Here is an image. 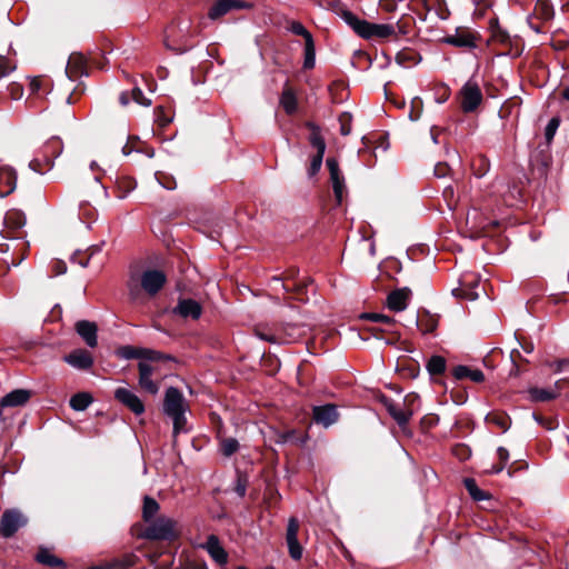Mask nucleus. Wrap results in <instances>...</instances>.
I'll use <instances>...</instances> for the list:
<instances>
[{"label": "nucleus", "mask_w": 569, "mask_h": 569, "mask_svg": "<svg viewBox=\"0 0 569 569\" xmlns=\"http://www.w3.org/2000/svg\"><path fill=\"white\" fill-rule=\"evenodd\" d=\"M340 17L359 37L366 40L388 39L397 34V26L392 23L369 22L349 10H342Z\"/></svg>", "instance_id": "nucleus-1"}, {"label": "nucleus", "mask_w": 569, "mask_h": 569, "mask_svg": "<svg viewBox=\"0 0 569 569\" xmlns=\"http://www.w3.org/2000/svg\"><path fill=\"white\" fill-rule=\"evenodd\" d=\"M179 535L178 521L163 515L150 521L143 532V537L150 540H173Z\"/></svg>", "instance_id": "nucleus-2"}, {"label": "nucleus", "mask_w": 569, "mask_h": 569, "mask_svg": "<svg viewBox=\"0 0 569 569\" xmlns=\"http://www.w3.org/2000/svg\"><path fill=\"white\" fill-rule=\"evenodd\" d=\"M62 150L61 140L57 137L51 138L41 147L36 158L30 161L29 167L43 174L53 167V160L61 154Z\"/></svg>", "instance_id": "nucleus-3"}, {"label": "nucleus", "mask_w": 569, "mask_h": 569, "mask_svg": "<svg viewBox=\"0 0 569 569\" xmlns=\"http://www.w3.org/2000/svg\"><path fill=\"white\" fill-rule=\"evenodd\" d=\"M418 402L419 396L417 393H409L405 397L402 407L392 401H387L386 407L389 415L396 420V422L400 427H405L418 407Z\"/></svg>", "instance_id": "nucleus-4"}, {"label": "nucleus", "mask_w": 569, "mask_h": 569, "mask_svg": "<svg viewBox=\"0 0 569 569\" xmlns=\"http://www.w3.org/2000/svg\"><path fill=\"white\" fill-rule=\"evenodd\" d=\"M288 31L293 34L300 36L305 40V60L303 68L312 69L316 63V47L312 34L299 21H290L287 26Z\"/></svg>", "instance_id": "nucleus-5"}, {"label": "nucleus", "mask_w": 569, "mask_h": 569, "mask_svg": "<svg viewBox=\"0 0 569 569\" xmlns=\"http://www.w3.org/2000/svg\"><path fill=\"white\" fill-rule=\"evenodd\" d=\"M306 127L311 131L309 142L317 150V153L311 159L308 170L309 176L312 177L318 173L321 168L323 154L326 151V142L321 136L319 126L313 122H307Z\"/></svg>", "instance_id": "nucleus-6"}, {"label": "nucleus", "mask_w": 569, "mask_h": 569, "mask_svg": "<svg viewBox=\"0 0 569 569\" xmlns=\"http://www.w3.org/2000/svg\"><path fill=\"white\" fill-rule=\"evenodd\" d=\"M460 98L463 112L475 111L482 102V92L477 81L468 80L460 89Z\"/></svg>", "instance_id": "nucleus-7"}, {"label": "nucleus", "mask_w": 569, "mask_h": 569, "mask_svg": "<svg viewBox=\"0 0 569 569\" xmlns=\"http://www.w3.org/2000/svg\"><path fill=\"white\" fill-rule=\"evenodd\" d=\"M26 525L27 518L21 511L17 509L7 510L1 517L0 532L2 537L9 538Z\"/></svg>", "instance_id": "nucleus-8"}, {"label": "nucleus", "mask_w": 569, "mask_h": 569, "mask_svg": "<svg viewBox=\"0 0 569 569\" xmlns=\"http://www.w3.org/2000/svg\"><path fill=\"white\" fill-rule=\"evenodd\" d=\"M167 281L166 274L156 269H148L140 276L141 288L151 297L156 296Z\"/></svg>", "instance_id": "nucleus-9"}, {"label": "nucleus", "mask_w": 569, "mask_h": 569, "mask_svg": "<svg viewBox=\"0 0 569 569\" xmlns=\"http://www.w3.org/2000/svg\"><path fill=\"white\" fill-rule=\"evenodd\" d=\"M187 403L179 389L169 387L164 393L163 411L169 417L180 412H186Z\"/></svg>", "instance_id": "nucleus-10"}, {"label": "nucleus", "mask_w": 569, "mask_h": 569, "mask_svg": "<svg viewBox=\"0 0 569 569\" xmlns=\"http://www.w3.org/2000/svg\"><path fill=\"white\" fill-rule=\"evenodd\" d=\"M299 528H300V525H299L298 519L295 517H291L288 520L286 541H287L289 555L293 560H300L302 558V553H303V548L298 541Z\"/></svg>", "instance_id": "nucleus-11"}, {"label": "nucleus", "mask_w": 569, "mask_h": 569, "mask_svg": "<svg viewBox=\"0 0 569 569\" xmlns=\"http://www.w3.org/2000/svg\"><path fill=\"white\" fill-rule=\"evenodd\" d=\"M139 369V386L151 395H157L159 385L154 382L151 377L158 372V365L148 361H140Z\"/></svg>", "instance_id": "nucleus-12"}, {"label": "nucleus", "mask_w": 569, "mask_h": 569, "mask_svg": "<svg viewBox=\"0 0 569 569\" xmlns=\"http://www.w3.org/2000/svg\"><path fill=\"white\" fill-rule=\"evenodd\" d=\"M442 41L461 49H473L477 47L476 34L466 28L456 29L453 34L446 36Z\"/></svg>", "instance_id": "nucleus-13"}, {"label": "nucleus", "mask_w": 569, "mask_h": 569, "mask_svg": "<svg viewBox=\"0 0 569 569\" xmlns=\"http://www.w3.org/2000/svg\"><path fill=\"white\" fill-rule=\"evenodd\" d=\"M326 163L330 172V180L332 183L335 197L338 204H340L343 200L346 191L345 178L339 169L338 161L335 158H328Z\"/></svg>", "instance_id": "nucleus-14"}, {"label": "nucleus", "mask_w": 569, "mask_h": 569, "mask_svg": "<svg viewBox=\"0 0 569 569\" xmlns=\"http://www.w3.org/2000/svg\"><path fill=\"white\" fill-rule=\"evenodd\" d=\"M114 398L137 416L144 412L142 400L131 389L118 388L114 391Z\"/></svg>", "instance_id": "nucleus-15"}, {"label": "nucleus", "mask_w": 569, "mask_h": 569, "mask_svg": "<svg viewBox=\"0 0 569 569\" xmlns=\"http://www.w3.org/2000/svg\"><path fill=\"white\" fill-rule=\"evenodd\" d=\"M249 8V4L241 0H216L209 9L208 17L217 20L232 10Z\"/></svg>", "instance_id": "nucleus-16"}, {"label": "nucleus", "mask_w": 569, "mask_h": 569, "mask_svg": "<svg viewBox=\"0 0 569 569\" xmlns=\"http://www.w3.org/2000/svg\"><path fill=\"white\" fill-rule=\"evenodd\" d=\"M172 312L184 319L190 318L192 320H197L202 313V307L198 301L193 299L183 298L179 299Z\"/></svg>", "instance_id": "nucleus-17"}, {"label": "nucleus", "mask_w": 569, "mask_h": 569, "mask_svg": "<svg viewBox=\"0 0 569 569\" xmlns=\"http://www.w3.org/2000/svg\"><path fill=\"white\" fill-rule=\"evenodd\" d=\"M313 420L325 428L336 423L339 418L337 407L335 405L317 406L312 410Z\"/></svg>", "instance_id": "nucleus-18"}, {"label": "nucleus", "mask_w": 569, "mask_h": 569, "mask_svg": "<svg viewBox=\"0 0 569 569\" xmlns=\"http://www.w3.org/2000/svg\"><path fill=\"white\" fill-rule=\"evenodd\" d=\"M76 331L84 340L88 347L94 348L98 345V328L94 322L80 320L76 323Z\"/></svg>", "instance_id": "nucleus-19"}, {"label": "nucleus", "mask_w": 569, "mask_h": 569, "mask_svg": "<svg viewBox=\"0 0 569 569\" xmlns=\"http://www.w3.org/2000/svg\"><path fill=\"white\" fill-rule=\"evenodd\" d=\"M410 295L411 292L407 288L390 292L387 297V307L395 312L403 311L408 306Z\"/></svg>", "instance_id": "nucleus-20"}, {"label": "nucleus", "mask_w": 569, "mask_h": 569, "mask_svg": "<svg viewBox=\"0 0 569 569\" xmlns=\"http://www.w3.org/2000/svg\"><path fill=\"white\" fill-rule=\"evenodd\" d=\"M64 361L71 367L86 370L93 365V358L89 351L78 349L64 357Z\"/></svg>", "instance_id": "nucleus-21"}, {"label": "nucleus", "mask_w": 569, "mask_h": 569, "mask_svg": "<svg viewBox=\"0 0 569 569\" xmlns=\"http://www.w3.org/2000/svg\"><path fill=\"white\" fill-rule=\"evenodd\" d=\"M204 548L211 558L219 565H224L228 561V553L220 545V541L217 536L210 535L207 539Z\"/></svg>", "instance_id": "nucleus-22"}, {"label": "nucleus", "mask_w": 569, "mask_h": 569, "mask_svg": "<svg viewBox=\"0 0 569 569\" xmlns=\"http://www.w3.org/2000/svg\"><path fill=\"white\" fill-rule=\"evenodd\" d=\"M30 399V391L26 389H16L7 393L0 401L1 407H18L24 405Z\"/></svg>", "instance_id": "nucleus-23"}, {"label": "nucleus", "mask_w": 569, "mask_h": 569, "mask_svg": "<svg viewBox=\"0 0 569 569\" xmlns=\"http://www.w3.org/2000/svg\"><path fill=\"white\" fill-rule=\"evenodd\" d=\"M452 375L458 380L469 379L473 382H482L485 380V375L479 369H472L468 366H457Z\"/></svg>", "instance_id": "nucleus-24"}, {"label": "nucleus", "mask_w": 569, "mask_h": 569, "mask_svg": "<svg viewBox=\"0 0 569 569\" xmlns=\"http://www.w3.org/2000/svg\"><path fill=\"white\" fill-rule=\"evenodd\" d=\"M420 60L421 57L419 53L412 49H403L396 54V62L405 68L413 67L418 64Z\"/></svg>", "instance_id": "nucleus-25"}, {"label": "nucleus", "mask_w": 569, "mask_h": 569, "mask_svg": "<svg viewBox=\"0 0 569 569\" xmlns=\"http://www.w3.org/2000/svg\"><path fill=\"white\" fill-rule=\"evenodd\" d=\"M24 222H26L24 217L20 212H18V211L8 212L4 217V227H6L4 237L6 238L11 237L10 230L11 229H14V230L20 229L21 227L24 226Z\"/></svg>", "instance_id": "nucleus-26"}, {"label": "nucleus", "mask_w": 569, "mask_h": 569, "mask_svg": "<svg viewBox=\"0 0 569 569\" xmlns=\"http://www.w3.org/2000/svg\"><path fill=\"white\" fill-rule=\"evenodd\" d=\"M280 104L288 114H292L297 110V98L290 88H286L280 97Z\"/></svg>", "instance_id": "nucleus-27"}, {"label": "nucleus", "mask_w": 569, "mask_h": 569, "mask_svg": "<svg viewBox=\"0 0 569 569\" xmlns=\"http://www.w3.org/2000/svg\"><path fill=\"white\" fill-rule=\"evenodd\" d=\"M159 503L153 499V498H150V497H144L143 499V507H142V518L144 520V522H147L148 525L150 523V521H152L153 519H156V515L157 512L159 511Z\"/></svg>", "instance_id": "nucleus-28"}, {"label": "nucleus", "mask_w": 569, "mask_h": 569, "mask_svg": "<svg viewBox=\"0 0 569 569\" xmlns=\"http://www.w3.org/2000/svg\"><path fill=\"white\" fill-rule=\"evenodd\" d=\"M38 562L49 567H64L62 559L52 555L48 549H40L36 556Z\"/></svg>", "instance_id": "nucleus-29"}, {"label": "nucleus", "mask_w": 569, "mask_h": 569, "mask_svg": "<svg viewBox=\"0 0 569 569\" xmlns=\"http://www.w3.org/2000/svg\"><path fill=\"white\" fill-rule=\"evenodd\" d=\"M92 401L93 399L90 393L79 392L71 397L70 407L76 411H83L91 405Z\"/></svg>", "instance_id": "nucleus-30"}, {"label": "nucleus", "mask_w": 569, "mask_h": 569, "mask_svg": "<svg viewBox=\"0 0 569 569\" xmlns=\"http://www.w3.org/2000/svg\"><path fill=\"white\" fill-rule=\"evenodd\" d=\"M529 395L531 400L543 402L557 398L559 396V391L553 389L531 388L529 390Z\"/></svg>", "instance_id": "nucleus-31"}, {"label": "nucleus", "mask_w": 569, "mask_h": 569, "mask_svg": "<svg viewBox=\"0 0 569 569\" xmlns=\"http://www.w3.org/2000/svg\"><path fill=\"white\" fill-rule=\"evenodd\" d=\"M254 335L259 339L268 341L270 343L290 342L291 339L296 338L293 335H289L290 339H284V338L278 337V336H276L273 333H270L269 331H267L266 329H263L261 327H256L254 328Z\"/></svg>", "instance_id": "nucleus-32"}, {"label": "nucleus", "mask_w": 569, "mask_h": 569, "mask_svg": "<svg viewBox=\"0 0 569 569\" xmlns=\"http://www.w3.org/2000/svg\"><path fill=\"white\" fill-rule=\"evenodd\" d=\"M463 483L473 500L482 501L489 498V496L485 491L478 488L475 479L466 478L463 480Z\"/></svg>", "instance_id": "nucleus-33"}, {"label": "nucleus", "mask_w": 569, "mask_h": 569, "mask_svg": "<svg viewBox=\"0 0 569 569\" xmlns=\"http://www.w3.org/2000/svg\"><path fill=\"white\" fill-rule=\"evenodd\" d=\"M427 370L430 375H441L446 370V360L441 356H432L427 362Z\"/></svg>", "instance_id": "nucleus-34"}, {"label": "nucleus", "mask_w": 569, "mask_h": 569, "mask_svg": "<svg viewBox=\"0 0 569 569\" xmlns=\"http://www.w3.org/2000/svg\"><path fill=\"white\" fill-rule=\"evenodd\" d=\"M154 177L158 183L166 190H174L177 188V181L172 174L164 171H157Z\"/></svg>", "instance_id": "nucleus-35"}, {"label": "nucleus", "mask_w": 569, "mask_h": 569, "mask_svg": "<svg viewBox=\"0 0 569 569\" xmlns=\"http://www.w3.org/2000/svg\"><path fill=\"white\" fill-rule=\"evenodd\" d=\"M239 449V442L234 438H223L220 440V450L224 457H230Z\"/></svg>", "instance_id": "nucleus-36"}, {"label": "nucleus", "mask_w": 569, "mask_h": 569, "mask_svg": "<svg viewBox=\"0 0 569 569\" xmlns=\"http://www.w3.org/2000/svg\"><path fill=\"white\" fill-rule=\"evenodd\" d=\"M415 323L423 335L431 333L438 326V321L432 317H427L426 319L416 318Z\"/></svg>", "instance_id": "nucleus-37"}, {"label": "nucleus", "mask_w": 569, "mask_h": 569, "mask_svg": "<svg viewBox=\"0 0 569 569\" xmlns=\"http://www.w3.org/2000/svg\"><path fill=\"white\" fill-rule=\"evenodd\" d=\"M362 318L371 320L376 322L377 325H386L388 327H393L396 321L395 319L390 318L389 316L382 315V313H365Z\"/></svg>", "instance_id": "nucleus-38"}, {"label": "nucleus", "mask_w": 569, "mask_h": 569, "mask_svg": "<svg viewBox=\"0 0 569 569\" xmlns=\"http://www.w3.org/2000/svg\"><path fill=\"white\" fill-rule=\"evenodd\" d=\"M184 413L186 412H180L177 415L169 416L173 421V435L174 436L179 435L180 432L187 431V428H186L187 419H186Z\"/></svg>", "instance_id": "nucleus-39"}, {"label": "nucleus", "mask_w": 569, "mask_h": 569, "mask_svg": "<svg viewBox=\"0 0 569 569\" xmlns=\"http://www.w3.org/2000/svg\"><path fill=\"white\" fill-rule=\"evenodd\" d=\"M6 179L8 188L2 191V197L11 193L16 189V177L9 170H0V181Z\"/></svg>", "instance_id": "nucleus-40"}, {"label": "nucleus", "mask_w": 569, "mask_h": 569, "mask_svg": "<svg viewBox=\"0 0 569 569\" xmlns=\"http://www.w3.org/2000/svg\"><path fill=\"white\" fill-rule=\"evenodd\" d=\"M144 353L143 348L124 347L121 349V356L124 359H140L142 361Z\"/></svg>", "instance_id": "nucleus-41"}, {"label": "nucleus", "mask_w": 569, "mask_h": 569, "mask_svg": "<svg viewBox=\"0 0 569 569\" xmlns=\"http://www.w3.org/2000/svg\"><path fill=\"white\" fill-rule=\"evenodd\" d=\"M131 99L138 104L149 107L151 104V100L146 98L140 88L136 87L131 91Z\"/></svg>", "instance_id": "nucleus-42"}, {"label": "nucleus", "mask_w": 569, "mask_h": 569, "mask_svg": "<svg viewBox=\"0 0 569 569\" xmlns=\"http://www.w3.org/2000/svg\"><path fill=\"white\" fill-rule=\"evenodd\" d=\"M497 456H498L499 460L501 461V465L499 467H495L491 470L492 473H499L500 471H502L505 465L507 463V461L509 459V452L506 448L499 447L497 449Z\"/></svg>", "instance_id": "nucleus-43"}, {"label": "nucleus", "mask_w": 569, "mask_h": 569, "mask_svg": "<svg viewBox=\"0 0 569 569\" xmlns=\"http://www.w3.org/2000/svg\"><path fill=\"white\" fill-rule=\"evenodd\" d=\"M131 566H132L131 558H127L123 561L110 563V565H107L104 567H102V566H94V567H91L90 569H127V568H129Z\"/></svg>", "instance_id": "nucleus-44"}, {"label": "nucleus", "mask_w": 569, "mask_h": 569, "mask_svg": "<svg viewBox=\"0 0 569 569\" xmlns=\"http://www.w3.org/2000/svg\"><path fill=\"white\" fill-rule=\"evenodd\" d=\"M144 357L142 361H148L150 363H154L156 361H159L161 359H170L169 356H164L158 351L151 350V349H144Z\"/></svg>", "instance_id": "nucleus-45"}, {"label": "nucleus", "mask_w": 569, "mask_h": 569, "mask_svg": "<svg viewBox=\"0 0 569 569\" xmlns=\"http://www.w3.org/2000/svg\"><path fill=\"white\" fill-rule=\"evenodd\" d=\"M462 284L471 287L470 291L466 292V297L468 299L473 300V299H477L479 297V292L477 291V288L479 287V282L477 280L473 279V280L468 281L467 279H465L462 281Z\"/></svg>", "instance_id": "nucleus-46"}, {"label": "nucleus", "mask_w": 569, "mask_h": 569, "mask_svg": "<svg viewBox=\"0 0 569 569\" xmlns=\"http://www.w3.org/2000/svg\"><path fill=\"white\" fill-rule=\"evenodd\" d=\"M493 39L500 43H503V44H507V43H510V36L509 33L501 29L500 27H498L497 29L493 30V34H492Z\"/></svg>", "instance_id": "nucleus-47"}, {"label": "nucleus", "mask_w": 569, "mask_h": 569, "mask_svg": "<svg viewBox=\"0 0 569 569\" xmlns=\"http://www.w3.org/2000/svg\"><path fill=\"white\" fill-rule=\"evenodd\" d=\"M339 121H340V133L342 136H348L351 132L350 117L348 114H342L340 117Z\"/></svg>", "instance_id": "nucleus-48"}, {"label": "nucleus", "mask_w": 569, "mask_h": 569, "mask_svg": "<svg viewBox=\"0 0 569 569\" xmlns=\"http://www.w3.org/2000/svg\"><path fill=\"white\" fill-rule=\"evenodd\" d=\"M559 127V120L557 118H552L546 127V138L551 140Z\"/></svg>", "instance_id": "nucleus-49"}, {"label": "nucleus", "mask_w": 569, "mask_h": 569, "mask_svg": "<svg viewBox=\"0 0 569 569\" xmlns=\"http://www.w3.org/2000/svg\"><path fill=\"white\" fill-rule=\"evenodd\" d=\"M13 67L9 63L6 57L0 56V79L8 76Z\"/></svg>", "instance_id": "nucleus-50"}, {"label": "nucleus", "mask_w": 569, "mask_h": 569, "mask_svg": "<svg viewBox=\"0 0 569 569\" xmlns=\"http://www.w3.org/2000/svg\"><path fill=\"white\" fill-rule=\"evenodd\" d=\"M43 80L40 77L30 79L29 88L32 93H38L42 88Z\"/></svg>", "instance_id": "nucleus-51"}, {"label": "nucleus", "mask_w": 569, "mask_h": 569, "mask_svg": "<svg viewBox=\"0 0 569 569\" xmlns=\"http://www.w3.org/2000/svg\"><path fill=\"white\" fill-rule=\"evenodd\" d=\"M391 328L392 327H388L386 325H376V326L370 327L369 330L371 331V333L373 336L378 337L379 333L392 332Z\"/></svg>", "instance_id": "nucleus-52"}, {"label": "nucleus", "mask_w": 569, "mask_h": 569, "mask_svg": "<svg viewBox=\"0 0 569 569\" xmlns=\"http://www.w3.org/2000/svg\"><path fill=\"white\" fill-rule=\"evenodd\" d=\"M492 422H495L498 427H500L503 431L509 428V423L505 417H492L490 418Z\"/></svg>", "instance_id": "nucleus-53"}, {"label": "nucleus", "mask_w": 569, "mask_h": 569, "mask_svg": "<svg viewBox=\"0 0 569 569\" xmlns=\"http://www.w3.org/2000/svg\"><path fill=\"white\" fill-rule=\"evenodd\" d=\"M569 366V359H562L551 365L556 372H560L565 367Z\"/></svg>", "instance_id": "nucleus-54"}, {"label": "nucleus", "mask_w": 569, "mask_h": 569, "mask_svg": "<svg viewBox=\"0 0 569 569\" xmlns=\"http://www.w3.org/2000/svg\"><path fill=\"white\" fill-rule=\"evenodd\" d=\"M56 274H63L67 271V266L62 261H56L53 264Z\"/></svg>", "instance_id": "nucleus-55"}, {"label": "nucleus", "mask_w": 569, "mask_h": 569, "mask_svg": "<svg viewBox=\"0 0 569 569\" xmlns=\"http://www.w3.org/2000/svg\"><path fill=\"white\" fill-rule=\"evenodd\" d=\"M131 96L128 92H122L119 97V101L122 106H128L130 102Z\"/></svg>", "instance_id": "nucleus-56"}, {"label": "nucleus", "mask_w": 569, "mask_h": 569, "mask_svg": "<svg viewBox=\"0 0 569 569\" xmlns=\"http://www.w3.org/2000/svg\"><path fill=\"white\" fill-rule=\"evenodd\" d=\"M236 492L240 497H243L246 495V485L242 483L241 481H238L237 487H236Z\"/></svg>", "instance_id": "nucleus-57"}, {"label": "nucleus", "mask_w": 569, "mask_h": 569, "mask_svg": "<svg viewBox=\"0 0 569 569\" xmlns=\"http://www.w3.org/2000/svg\"><path fill=\"white\" fill-rule=\"evenodd\" d=\"M435 172L439 177H443L446 174V167L442 164H439L436 167Z\"/></svg>", "instance_id": "nucleus-58"}, {"label": "nucleus", "mask_w": 569, "mask_h": 569, "mask_svg": "<svg viewBox=\"0 0 569 569\" xmlns=\"http://www.w3.org/2000/svg\"><path fill=\"white\" fill-rule=\"evenodd\" d=\"M290 435L289 433H281L277 440L278 443H284L288 441Z\"/></svg>", "instance_id": "nucleus-59"}, {"label": "nucleus", "mask_w": 569, "mask_h": 569, "mask_svg": "<svg viewBox=\"0 0 569 569\" xmlns=\"http://www.w3.org/2000/svg\"><path fill=\"white\" fill-rule=\"evenodd\" d=\"M80 62H81V57H71L69 60V66H71L72 63L78 64Z\"/></svg>", "instance_id": "nucleus-60"}, {"label": "nucleus", "mask_w": 569, "mask_h": 569, "mask_svg": "<svg viewBox=\"0 0 569 569\" xmlns=\"http://www.w3.org/2000/svg\"><path fill=\"white\" fill-rule=\"evenodd\" d=\"M129 288H130V293H131V296H132L133 298H136V296H137V288H136V287H133L132 281H131V282H130V284H129Z\"/></svg>", "instance_id": "nucleus-61"}, {"label": "nucleus", "mask_w": 569, "mask_h": 569, "mask_svg": "<svg viewBox=\"0 0 569 569\" xmlns=\"http://www.w3.org/2000/svg\"><path fill=\"white\" fill-rule=\"evenodd\" d=\"M523 350L527 352V353H530L532 352L533 350V346L530 343V345H527V346H523Z\"/></svg>", "instance_id": "nucleus-62"}, {"label": "nucleus", "mask_w": 569, "mask_h": 569, "mask_svg": "<svg viewBox=\"0 0 569 569\" xmlns=\"http://www.w3.org/2000/svg\"><path fill=\"white\" fill-rule=\"evenodd\" d=\"M131 151H132V149H130L128 146H124L122 148V152H123L124 156H128L129 153H131Z\"/></svg>", "instance_id": "nucleus-63"}, {"label": "nucleus", "mask_w": 569, "mask_h": 569, "mask_svg": "<svg viewBox=\"0 0 569 569\" xmlns=\"http://www.w3.org/2000/svg\"><path fill=\"white\" fill-rule=\"evenodd\" d=\"M562 97H563L566 100H569V88H566V89L562 91Z\"/></svg>", "instance_id": "nucleus-64"}]
</instances>
